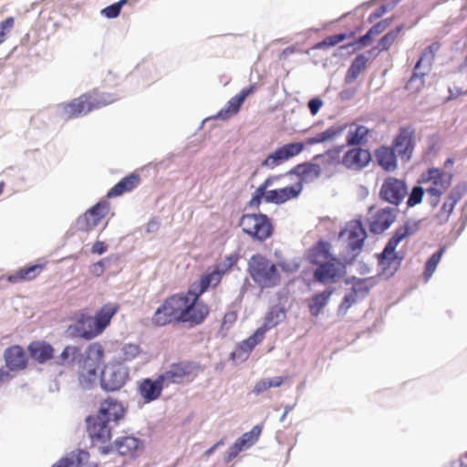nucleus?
Segmentation results:
<instances>
[{
    "instance_id": "obj_16",
    "label": "nucleus",
    "mask_w": 467,
    "mask_h": 467,
    "mask_svg": "<svg viewBox=\"0 0 467 467\" xmlns=\"http://www.w3.org/2000/svg\"><path fill=\"white\" fill-rule=\"evenodd\" d=\"M348 234L347 248L351 252L360 253L364 243L368 238V234L360 220L353 221L348 228L340 231L339 237Z\"/></svg>"
},
{
    "instance_id": "obj_9",
    "label": "nucleus",
    "mask_w": 467,
    "mask_h": 467,
    "mask_svg": "<svg viewBox=\"0 0 467 467\" xmlns=\"http://www.w3.org/2000/svg\"><path fill=\"white\" fill-rule=\"evenodd\" d=\"M305 149V143L290 142L276 148L262 162L261 166L273 170L285 161L300 154Z\"/></svg>"
},
{
    "instance_id": "obj_34",
    "label": "nucleus",
    "mask_w": 467,
    "mask_h": 467,
    "mask_svg": "<svg viewBox=\"0 0 467 467\" xmlns=\"http://www.w3.org/2000/svg\"><path fill=\"white\" fill-rule=\"evenodd\" d=\"M378 264L381 269V274L387 275L388 277L392 276L398 270L402 257H399L398 254H386V258L382 257V252L377 254Z\"/></svg>"
},
{
    "instance_id": "obj_63",
    "label": "nucleus",
    "mask_w": 467,
    "mask_h": 467,
    "mask_svg": "<svg viewBox=\"0 0 467 467\" xmlns=\"http://www.w3.org/2000/svg\"><path fill=\"white\" fill-rule=\"evenodd\" d=\"M324 102L323 100L318 98V97H315L311 99H309V101L307 102V108L311 113V115L315 116L318 113V111L320 110L321 107L323 106Z\"/></svg>"
},
{
    "instance_id": "obj_49",
    "label": "nucleus",
    "mask_w": 467,
    "mask_h": 467,
    "mask_svg": "<svg viewBox=\"0 0 467 467\" xmlns=\"http://www.w3.org/2000/svg\"><path fill=\"white\" fill-rule=\"evenodd\" d=\"M345 145L335 146L329 150H327L325 153L317 154L314 156V161L321 160L323 163L327 165L333 164L339 158L340 153L342 152Z\"/></svg>"
},
{
    "instance_id": "obj_51",
    "label": "nucleus",
    "mask_w": 467,
    "mask_h": 467,
    "mask_svg": "<svg viewBox=\"0 0 467 467\" xmlns=\"http://www.w3.org/2000/svg\"><path fill=\"white\" fill-rule=\"evenodd\" d=\"M239 259L240 254L238 253H234L226 255L222 262L216 264L213 267L217 269L222 275H223L238 263Z\"/></svg>"
},
{
    "instance_id": "obj_54",
    "label": "nucleus",
    "mask_w": 467,
    "mask_h": 467,
    "mask_svg": "<svg viewBox=\"0 0 467 467\" xmlns=\"http://www.w3.org/2000/svg\"><path fill=\"white\" fill-rule=\"evenodd\" d=\"M346 35H343L342 33L336 34L333 36H329L323 39L322 41L316 44L314 48L316 49H322L329 47H334L345 40Z\"/></svg>"
},
{
    "instance_id": "obj_40",
    "label": "nucleus",
    "mask_w": 467,
    "mask_h": 467,
    "mask_svg": "<svg viewBox=\"0 0 467 467\" xmlns=\"http://www.w3.org/2000/svg\"><path fill=\"white\" fill-rule=\"evenodd\" d=\"M369 130L364 125H357L348 132L346 142L348 146H359L368 141Z\"/></svg>"
},
{
    "instance_id": "obj_24",
    "label": "nucleus",
    "mask_w": 467,
    "mask_h": 467,
    "mask_svg": "<svg viewBox=\"0 0 467 467\" xmlns=\"http://www.w3.org/2000/svg\"><path fill=\"white\" fill-rule=\"evenodd\" d=\"M5 366L11 371L22 370L27 366V357L21 346L14 345L4 352Z\"/></svg>"
},
{
    "instance_id": "obj_26",
    "label": "nucleus",
    "mask_w": 467,
    "mask_h": 467,
    "mask_svg": "<svg viewBox=\"0 0 467 467\" xmlns=\"http://www.w3.org/2000/svg\"><path fill=\"white\" fill-rule=\"evenodd\" d=\"M27 350L31 358L36 360L38 364L47 363L51 360L55 355L53 346L45 340L31 342L27 347Z\"/></svg>"
},
{
    "instance_id": "obj_62",
    "label": "nucleus",
    "mask_w": 467,
    "mask_h": 467,
    "mask_svg": "<svg viewBox=\"0 0 467 467\" xmlns=\"http://www.w3.org/2000/svg\"><path fill=\"white\" fill-rule=\"evenodd\" d=\"M121 9L116 3L111 4L101 10V15L107 18H116L119 16Z\"/></svg>"
},
{
    "instance_id": "obj_10",
    "label": "nucleus",
    "mask_w": 467,
    "mask_h": 467,
    "mask_svg": "<svg viewBox=\"0 0 467 467\" xmlns=\"http://www.w3.org/2000/svg\"><path fill=\"white\" fill-rule=\"evenodd\" d=\"M305 149V143L290 142L276 148L262 162L261 166L273 170L285 161L300 154Z\"/></svg>"
},
{
    "instance_id": "obj_46",
    "label": "nucleus",
    "mask_w": 467,
    "mask_h": 467,
    "mask_svg": "<svg viewBox=\"0 0 467 467\" xmlns=\"http://www.w3.org/2000/svg\"><path fill=\"white\" fill-rule=\"evenodd\" d=\"M243 103V100L240 99L238 95H235L226 103L225 107L216 114L215 118L222 120L229 119L239 111Z\"/></svg>"
},
{
    "instance_id": "obj_27",
    "label": "nucleus",
    "mask_w": 467,
    "mask_h": 467,
    "mask_svg": "<svg viewBox=\"0 0 467 467\" xmlns=\"http://www.w3.org/2000/svg\"><path fill=\"white\" fill-rule=\"evenodd\" d=\"M103 358L104 348L102 346L98 343L90 344L85 351V357H82L80 368H83V369L94 368L99 370L103 362Z\"/></svg>"
},
{
    "instance_id": "obj_58",
    "label": "nucleus",
    "mask_w": 467,
    "mask_h": 467,
    "mask_svg": "<svg viewBox=\"0 0 467 467\" xmlns=\"http://www.w3.org/2000/svg\"><path fill=\"white\" fill-rule=\"evenodd\" d=\"M15 19L12 16L6 17L5 20L0 22V44L5 40L6 35L14 27Z\"/></svg>"
},
{
    "instance_id": "obj_30",
    "label": "nucleus",
    "mask_w": 467,
    "mask_h": 467,
    "mask_svg": "<svg viewBox=\"0 0 467 467\" xmlns=\"http://www.w3.org/2000/svg\"><path fill=\"white\" fill-rule=\"evenodd\" d=\"M89 458V453L83 449H77L55 462L52 467H79Z\"/></svg>"
},
{
    "instance_id": "obj_22",
    "label": "nucleus",
    "mask_w": 467,
    "mask_h": 467,
    "mask_svg": "<svg viewBox=\"0 0 467 467\" xmlns=\"http://www.w3.org/2000/svg\"><path fill=\"white\" fill-rule=\"evenodd\" d=\"M164 388L163 376L159 375L155 379L146 378L139 386L140 395L149 403L160 398Z\"/></svg>"
},
{
    "instance_id": "obj_56",
    "label": "nucleus",
    "mask_w": 467,
    "mask_h": 467,
    "mask_svg": "<svg viewBox=\"0 0 467 467\" xmlns=\"http://www.w3.org/2000/svg\"><path fill=\"white\" fill-rule=\"evenodd\" d=\"M358 297L351 292L346 294L338 306V314L345 315L347 311L358 301Z\"/></svg>"
},
{
    "instance_id": "obj_7",
    "label": "nucleus",
    "mask_w": 467,
    "mask_h": 467,
    "mask_svg": "<svg viewBox=\"0 0 467 467\" xmlns=\"http://www.w3.org/2000/svg\"><path fill=\"white\" fill-rule=\"evenodd\" d=\"M129 368L119 361L109 362L100 371L99 385L106 392L118 391L129 379Z\"/></svg>"
},
{
    "instance_id": "obj_41",
    "label": "nucleus",
    "mask_w": 467,
    "mask_h": 467,
    "mask_svg": "<svg viewBox=\"0 0 467 467\" xmlns=\"http://www.w3.org/2000/svg\"><path fill=\"white\" fill-rule=\"evenodd\" d=\"M262 430L263 426L260 424H256L252 428L250 431L244 432L235 441L238 443V445L241 447L243 451L248 450L258 441Z\"/></svg>"
},
{
    "instance_id": "obj_13",
    "label": "nucleus",
    "mask_w": 467,
    "mask_h": 467,
    "mask_svg": "<svg viewBox=\"0 0 467 467\" xmlns=\"http://www.w3.org/2000/svg\"><path fill=\"white\" fill-rule=\"evenodd\" d=\"M94 109V101H88L86 96H81L68 103L59 104L57 111L60 118L68 119L85 115Z\"/></svg>"
},
{
    "instance_id": "obj_5",
    "label": "nucleus",
    "mask_w": 467,
    "mask_h": 467,
    "mask_svg": "<svg viewBox=\"0 0 467 467\" xmlns=\"http://www.w3.org/2000/svg\"><path fill=\"white\" fill-rule=\"evenodd\" d=\"M239 225L245 234L258 242L269 239L275 230L271 218L262 213L243 214Z\"/></svg>"
},
{
    "instance_id": "obj_1",
    "label": "nucleus",
    "mask_w": 467,
    "mask_h": 467,
    "mask_svg": "<svg viewBox=\"0 0 467 467\" xmlns=\"http://www.w3.org/2000/svg\"><path fill=\"white\" fill-rule=\"evenodd\" d=\"M206 308L201 305L197 309L191 304L184 293L175 294L167 297L156 309L152 323L157 327H164L171 322L189 323L199 326L204 322Z\"/></svg>"
},
{
    "instance_id": "obj_42",
    "label": "nucleus",
    "mask_w": 467,
    "mask_h": 467,
    "mask_svg": "<svg viewBox=\"0 0 467 467\" xmlns=\"http://www.w3.org/2000/svg\"><path fill=\"white\" fill-rule=\"evenodd\" d=\"M403 27V25H400L385 34L378 42L377 47L369 50V53H372L376 49H378V53L389 50L402 31Z\"/></svg>"
},
{
    "instance_id": "obj_23",
    "label": "nucleus",
    "mask_w": 467,
    "mask_h": 467,
    "mask_svg": "<svg viewBox=\"0 0 467 467\" xmlns=\"http://www.w3.org/2000/svg\"><path fill=\"white\" fill-rule=\"evenodd\" d=\"M265 335V332L259 327L253 335L238 344L236 349L231 353V358L245 360L249 353L263 341Z\"/></svg>"
},
{
    "instance_id": "obj_11",
    "label": "nucleus",
    "mask_w": 467,
    "mask_h": 467,
    "mask_svg": "<svg viewBox=\"0 0 467 467\" xmlns=\"http://www.w3.org/2000/svg\"><path fill=\"white\" fill-rule=\"evenodd\" d=\"M141 444L142 441L139 438L123 436L117 438L113 443H109V441L98 443L96 447L102 455H109L114 451H118L121 456H133Z\"/></svg>"
},
{
    "instance_id": "obj_18",
    "label": "nucleus",
    "mask_w": 467,
    "mask_h": 467,
    "mask_svg": "<svg viewBox=\"0 0 467 467\" xmlns=\"http://www.w3.org/2000/svg\"><path fill=\"white\" fill-rule=\"evenodd\" d=\"M302 190L303 185L301 182L280 189L268 190L265 192L263 201L266 203L283 204L291 199L298 197Z\"/></svg>"
},
{
    "instance_id": "obj_59",
    "label": "nucleus",
    "mask_w": 467,
    "mask_h": 467,
    "mask_svg": "<svg viewBox=\"0 0 467 467\" xmlns=\"http://www.w3.org/2000/svg\"><path fill=\"white\" fill-rule=\"evenodd\" d=\"M121 351H122L124 359L132 360L140 353V347H139V345H136V344H125L122 347Z\"/></svg>"
},
{
    "instance_id": "obj_28",
    "label": "nucleus",
    "mask_w": 467,
    "mask_h": 467,
    "mask_svg": "<svg viewBox=\"0 0 467 467\" xmlns=\"http://www.w3.org/2000/svg\"><path fill=\"white\" fill-rule=\"evenodd\" d=\"M118 310L119 306L117 304H107L96 312L95 316L92 317V320L97 333L100 335L105 330Z\"/></svg>"
},
{
    "instance_id": "obj_20",
    "label": "nucleus",
    "mask_w": 467,
    "mask_h": 467,
    "mask_svg": "<svg viewBox=\"0 0 467 467\" xmlns=\"http://www.w3.org/2000/svg\"><path fill=\"white\" fill-rule=\"evenodd\" d=\"M372 160L368 150L356 147L348 150L343 156L342 164L348 169L362 170L367 167Z\"/></svg>"
},
{
    "instance_id": "obj_4",
    "label": "nucleus",
    "mask_w": 467,
    "mask_h": 467,
    "mask_svg": "<svg viewBox=\"0 0 467 467\" xmlns=\"http://www.w3.org/2000/svg\"><path fill=\"white\" fill-rule=\"evenodd\" d=\"M247 272L252 280L262 289L273 288L281 283V275L276 265L261 254H255L250 257Z\"/></svg>"
},
{
    "instance_id": "obj_47",
    "label": "nucleus",
    "mask_w": 467,
    "mask_h": 467,
    "mask_svg": "<svg viewBox=\"0 0 467 467\" xmlns=\"http://www.w3.org/2000/svg\"><path fill=\"white\" fill-rule=\"evenodd\" d=\"M109 210V204L107 201H99L95 205L90 207L87 212V215L92 219V224L98 225L99 223L104 218Z\"/></svg>"
},
{
    "instance_id": "obj_50",
    "label": "nucleus",
    "mask_w": 467,
    "mask_h": 467,
    "mask_svg": "<svg viewBox=\"0 0 467 467\" xmlns=\"http://www.w3.org/2000/svg\"><path fill=\"white\" fill-rule=\"evenodd\" d=\"M347 126V124L334 125L326 129L324 131L319 132L322 143L334 140L337 137L341 136Z\"/></svg>"
},
{
    "instance_id": "obj_33",
    "label": "nucleus",
    "mask_w": 467,
    "mask_h": 467,
    "mask_svg": "<svg viewBox=\"0 0 467 467\" xmlns=\"http://www.w3.org/2000/svg\"><path fill=\"white\" fill-rule=\"evenodd\" d=\"M288 173L296 175L301 181H305L310 174H313L315 179L319 178L322 170L318 163L305 161L293 167Z\"/></svg>"
},
{
    "instance_id": "obj_17",
    "label": "nucleus",
    "mask_w": 467,
    "mask_h": 467,
    "mask_svg": "<svg viewBox=\"0 0 467 467\" xmlns=\"http://www.w3.org/2000/svg\"><path fill=\"white\" fill-rule=\"evenodd\" d=\"M399 210L393 207H385L378 210L369 223V231L374 234H380L387 231L397 219Z\"/></svg>"
},
{
    "instance_id": "obj_61",
    "label": "nucleus",
    "mask_w": 467,
    "mask_h": 467,
    "mask_svg": "<svg viewBox=\"0 0 467 467\" xmlns=\"http://www.w3.org/2000/svg\"><path fill=\"white\" fill-rule=\"evenodd\" d=\"M351 253H352L351 254L341 255L340 258L337 257V260H334L335 263H337V265H340L339 268H344L346 270V266L352 265L353 262L357 259V257L360 254V253H356V252H351Z\"/></svg>"
},
{
    "instance_id": "obj_14",
    "label": "nucleus",
    "mask_w": 467,
    "mask_h": 467,
    "mask_svg": "<svg viewBox=\"0 0 467 467\" xmlns=\"http://www.w3.org/2000/svg\"><path fill=\"white\" fill-rule=\"evenodd\" d=\"M67 333L71 337L86 340H91L99 335L96 331V327L93 326L92 317L84 313L77 315L75 322L68 326Z\"/></svg>"
},
{
    "instance_id": "obj_3",
    "label": "nucleus",
    "mask_w": 467,
    "mask_h": 467,
    "mask_svg": "<svg viewBox=\"0 0 467 467\" xmlns=\"http://www.w3.org/2000/svg\"><path fill=\"white\" fill-rule=\"evenodd\" d=\"M415 129L412 126H401L390 146H379L375 150L379 166L385 171H394L398 167L397 156L403 161H410L415 149Z\"/></svg>"
},
{
    "instance_id": "obj_12",
    "label": "nucleus",
    "mask_w": 467,
    "mask_h": 467,
    "mask_svg": "<svg viewBox=\"0 0 467 467\" xmlns=\"http://www.w3.org/2000/svg\"><path fill=\"white\" fill-rule=\"evenodd\" d=\"M407 194L406 182L395 177L386 178L379 190V198L395 206H399Z\"/></svg>"
},
{
    "instance_id": "obj_64",
    "label": "nucleus",
    "mask_w": 467,
    "mask_h": 467,
    "mask_svg": "<svg viewBox=\"0 0 467 467\" xmlns=\"http://www.w3.org/2000/svg\"><path fill=\"white\" fill-rule=\"evenodd\" d=\"M390 25V19H382L374 24L369 29L372 31L374 36L381 34Z\"/></svg>"
},
{
    "instance_id": "obj_39",
    "label": "nucleus",
    "mask_w": 467,
    "mask_h": 467,
    "mask_svg": "<svg viewBox=\"0 0 467 467\" xmlns=\"http://www.w3.org/2000/svg\"><path fill=\"white\" fill-rule=\"evenodd\" d=\"M41 265H31L27 267H23L7 276L10 283H18L24 280H31L38 275L42 270Z\"/></svg>"
},
{
    "instance_id": "obj_57",
    "label": "nucleus",
    "mask_w": 467,
    "mask_h": 467,
    "mask_svg": "<svg viewBox=\"0 0 467 467\" xmlns=\"http://www.w3.org/2000/svg\"><path fill=\"white\" fill-rule=\"evenodd\" d=\"M278 266L286 274H294L300 268V259L294 258L291 262L281 261L278 263Z\"/></svg>"
},
{
    "instance_id": "obj_48",
    "label": "nucleus",
    "mask_w": 467,
    "mask_h": 467,
    "mask_svg": "<svg viewBox=\"0 0 467 467\" xmlns=\"http://www.w3.org/2000/svg\"><path fill=\"white\" fill-rule=\"evenodd\" d=\"M374 37V35L370 29L367 31L366 34L355 38L352 42H349L346 45H342L339 47V49H347L351 50L348 51V54L354 53L357 49H360L366 47L370 45Z\"/></svg>"
},
{
    "instance_id": "obj_15",
    "label": "nucleus",
    "mask_w": 467,
    "mask_h": 467,
    "mask_svg": "<svg viewBox=\"0 0 467 467\" xmlns=\"http://www.w3.org/2000/svg\"><path fill=\"white\" fill-rule=\"evenodd\" d=\"M420 220H408L403 225L398 227L392 236L388 240L385 247L382 250V257L386 258V254H393L396 251L398 244L405 238L413 235L420 229Z\"/></svg>"
},
{
    "instance_id": "obj_38",
    "label": "nucleus",
    "mask_w": 467,
    "mask_h": 467,
    "mask_svg": "<svg viewBox=\"0 0 467 467\" xmlns=\"http://www.w3.org/2000/svg\"><path fill=\"white\" fill-rule=\"evenodd\" d=\"M82 353L79 347L77 346H67L57 358L56 364L58 366H69L76 361L81 362Z\"/></svg>"
},
{
    "instance_id": "obj_55",
    "label": "nucleus",
    "mask_w": 467,
    "mask_h": 467,
    "mask_svg": "<svg viewBox=\"0 0 467 467\" xmlns=\"http://www.w3.org/2000/svg\"><path fill=\"white\" fill-rule=\"evenodd\" d=\"M96 226L97 225L92 224V219L88 217L86 213L80 215L76 221V229L80 232H89Z\"/></svg>"
},
{
    "instance_id": "obj_2",
    "label": "nucleus",
    "mask_w": 467,
    "mask_h": 467,
    "mask_svg": "<svg viewBox=\"0 0 467 467\" xmlns=\"http://www.w3.org/2000/svg\"><path fill=\"white\" fill-rule=\"evenodd\" d=\"M123 405L115 399L104 400L96 415H88L85 419L86 431L91 441V446L96 448L98 443L108 442L112 434L110 422H118L124 417Z\"/></svg>"
},
{
    "instance_id": "obj_53",
    "label": "nucleus",
    "mask_w": 467,
    "mask_h": 467,
    "mask_svg": "<svg viewBox=\"0 0 467 467\" xmlns=\"http://www.w3.org/2000/svg\"><path fill=\"white\" fill-rule=\"evenodd\" d=\"M421 185L418 183V185L412 187L407 200L408 207H414L422 202L426 190Z\"/></svg>"
},
{
    "instance_id": "obj_25",
    "label": "nucleus",
    "mask_w": 467,
    "mask_h": 467,
    "mask_svg": "<svg viewBox=\"0 0 467 467\" xmlns=\"http://www.w3.org/2000/svg\"><path fill=\"white\" fill-rule=\"evenodd\" d=\"M331 244L325 240H318L311 248L306 251V259L312 265H318L321 259L337 260V257L331 254Z\"/></svg>"
},
{
    "instance_id": "obj_52",
    "label": "nucleus",
    "mask_w": 467,
    "mask_h": 467,
    "mask_svg": "<svg viewBox=\"0 0 467 467\" xmlns=\"http://www.w3.org/2000/svg\"><path fill=\"white\" fill-rule=\"evenodd\" d=\"M372 277L360 278V280L352 285L350 292L355 295L358 298L365 299L369 292L372 285H368L367 282L371 280Z\"/></svg>"
},
{
    "instance_id": "obj_32",
    "label": "nucleus",
    "mask_w": 467,
    "mask_h": 467,
    "mask_svg": "<svg viewBox=\"0 0 467 467\" xmlns=\"http://www.w3.org/2000/svg\"><path fill=\"white\" fill-rule=\"evenodd\" d=\"M433 60V55L429 53V51L424 48L420 58L418 59L414 66L412 76L410 77L406 87L408 89L411 88L414 83H418V85L415 87L416 89H419L423 85V78L426 75V73L420 72L419 69L423 62H427L429 65H431Z\"/></svg>"
},
{
    "instance_id": "obj_37",
    "label": "nucleus",
    "mask_w": 467,
    "mask_h": 467,
    "mask_svg": "<svg viewBox=\"0 0 467 467\" xmlns=\"http://www.w3.org/2000/svg\"><path fill=\"white\" fill-rule=\"evenodd\" d=\"M285 318V309L281 305L274 306L265 317L264 324L260 327L266 333L269 329L276 327Z\"/></svg>"
},
{
    "instance_id": "obj_35",
    "label": "nucleus",
    "mask_w": 467,
    "mask_h": 467,
    "mask_svg": "<svg viewBox=\"0 0 467 467\" xmlns=\"http://www.w3.org/2000/svg\"><path fill=\"white\" fill-rule=\"evenodd\" d=\"M333 293L334 289L330 287L312 296L308 303L309 312L312 317H317L319 316L322 309L328 304Z\"/></svg>"
},
{
    "instance_id": "obj_31",
    "label": "nucleus",
    "mask_w": 467,
    "mask_h": 467,
    "mask_svg": "<svg viewBox=\"0 0 467 467\" xmlns=\"http://www.w3.org/2000/svg\"><path fill=\"white\" fill-rule=\"evenodd\" d=\"M467 194V182H461L451 188L442 203V210L452 213L456 204Z\"/></svg>"
},
{
    "instance_id": "obj_60",
    "label": "nucleus",
    "mask_w": 467,
    "mask_h": 467,
    "mask_svg": "<svg viewBox=\"0 0 467 467\" xmlns=\"http://www.w3.org/2000/svg\"><path fill=\"white\" fill-rule=\"evenodd\" d=\"M119 96L117 94H110V93H103L99 99H98L95 104V109L100 107V106H107L110 103H113L119 99Z\"/></svg>"
},
{
    "instance_id": "obj_29",
    "label": "nucleus",
    "mask_w": 467,
    "mask_h": 467,
    "mask_svg": "<svg viewBox=\"0 0 467 467\" xmlns=\"http://www.w3.org/2000/svg\"><path fill=\"white\" fill-rule=\"evenodd\" d=\"M140 177L139 174L132 172L128 176L122 178L117 182L107 193L108 198H114L122 195L125 192H130L139 186Z\"/></svg>"
},
{
    "instance_id": "obj_19",
    "label": "nucleus",
    "mask_w": 467,
    "mask_h": 467,
    "mask_svg": "<svg viewBox=\"0 0 467 467\" xmlns=\"http://www.w3.org/2000/svg\"><path fill=\"white\" fill-rule=\"evenodd\" d=\"M196 364L190 361H181L172 363L169 369L161 373L163 376V381L169 383L180 384L185 378L190 377L195 370Z\"/></svg>"
},
{
    "instance_id": "obj_45",
    "label": "nucleus",
    "mask_w": 467,
    "mask_h": 467,
    "mask_svg": "<svg viewBox=\"0 0 467 467\" xmlns=\"http://www.w3.org/2000/svg\"><path fill=\"white\" fill-rule=\"evenodd\" d=\"M275 179V177L270 176V177L266 178L264 181V182L261 183L256 188V190L254 192V193L252 195L251 200L247 203L248 207L256 208V209L259 208L260 204L262 203L263 197H264L265 192L268 191L267 188L273 184Z\"/></svg>"
},
{
    "instance_id": "obj_43",
    "label": "nucleus",
    "mask_w": 467,
    "mask_h": 467,
    "mask_svg": "<svg viewBox=\"0 0 467 467\" xmlns=\"http://www.w3.org/2000/svg\"><path fill=\"white\" fill-rule=\"evenodd\" d=\"M98 380L99 381L98 370L94 368L83 369V368H80L78 372V383L82 389H93L97 385Z\"/></svg>"
},
{
    "instance_id": "obj_44",
    "label": "nucleus",
    "mask_w": 467,
    "mask_h": 467,
    "mask_svg": "<svg viewBox=\"0 0 467 467\" xmlns=\"http://www.w3.org/2000/svg\"><path fill=\"white\" fill-rule=\"evenodd\" d=\"M446 249V245L441 246L440 249L433 253L426 261L423 272L425 281H428L432 276Z\"/></svg>"
},
{
    "instance_id": "obj_36",
    "label": "nucleus",
    "mask_w": 467,
    "mask_h": 467,
    "mask_svg": "<svg viewBox=\"0 0 467 467\" xmlns=\"http://www.w3.org/2000/svg\"><path fill=\"white\" fill-rule=\"evenodd\" d=\"M368 58L364 54H358L351 62L346 76L345 83L351 84L354 82L359 74L366 68Z\"/></svg>"
},
{
    "instance_id": "obj_6",
    "label": "nucleus",
    "mask_w": 467,
    "mask_h": 467,
    "mask_svg": "<svg viewBox=\"0 0 467 467\" xmlns=\"http://www.w3.org/2000/svg\"><path fill=\"white\" fill-rule=\"evenodd\" d=\"M223 276L217 269L213 267V269L210 272H206L200 279L194 283H192L188 288L187 292L184 293V296H187L188 300L191 304L197 309V306L202 305L206 308V314H204V320L207 318L210 313V308L207 304H205L201 296L204 294L210 287H216L222 281Z\"/></svg>"
},
{
    "instance_id": "obj_8",
    "label": "nucleus",
    "mask_w": 467,
    "mask_h": 467,
    "mask_svg": "<svg viewBox=\"0 0 467 467\" xmlns=\"http://www.w3.org/2000/svg\"><path fill=\"white\" fill-rule=\"evenodd\" d=\"M452 174L441 168H430L418 179L419 184H429L425 188L428 194L444 193L451 184Z\"/></svg>"
},
{
    "instance_id": "obj_21",
    "label": "nucleus",
    "mask_w": 467,
    "mask_h": 467,
    "mask_svg": "<svg viewBox=\"0 0 467 467\" xmlns=\"http://www.w3.org/2000/svg\"><path fill=\"white\" fill-rule=\"evenodd\" d=\"M335 261L322 262L317 265V268L313 272L314 280L319 284H327L328 281H335L336 278H339L346 275L344 268L337 267Z\"/></svg>"
}]
</instances>
